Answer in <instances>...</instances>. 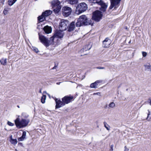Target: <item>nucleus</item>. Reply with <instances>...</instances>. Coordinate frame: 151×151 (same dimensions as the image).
Masks as SVG:
<instances>
[{
  "mask_svg": "<svg viewBox=\"0 0 151 151\" xmlns=\"http://www.w3.org/2000/svg\"><path fill=\"white\" fill-rule=\"evenodd\" d=\"M93 24L90 19H88L85 15H83L79 17L76 23V26L79 27L90 25H93Z\"/></svg>",
  "mask_w": 151,
  "mask_h": 151,
  "instance_id": "f257e3e1",
  "label": "nucleus"
},
{
  "mask_svg": "<svg viewBox=\"0 0 151 151\" xmlns=\"http://www.w3.org/2000/svg\"><path fill=\"white\" fill-rule=\"evenodd\" d=\"M73 96H65L62 99V101L60 100L56 99L55 100L56 102V109L63 106L66 104H68L71 102L73 99Z\"/></svg>",
  "mask_w": 151,
  "mask_h": 151,
  "instance_id": "f03ea898",
  "label": "nucleus"
},
{
  "mask_svg": "<svg viewBox=\"0 0 151 151\" xmlns=\"http://www.w3.org/2000/svg\"><path fill=\"white\" fill-rule=\"evenodd\" d=\"M14 122L17 128H22L27 126L30 122V119H22L20 120L19 118H17L14 120Z\"/></svg>",
  "mask_w": 151,
  "mask_h": 151,
  "instance_id": "7ed1b4c3",
  "label": "nucleus"
},
{
  "mask_svg": "<svg viewBox=\"0 0 151 151\" xmlns=\"http://www.w3.org/2000/svg\"><path fill=\"white\" fill-rule=\"evenodd\" d=\"M103 16L102 12L96 10L93 12L92 19L96 22H99Z\"/></svg>",
  "mask_w": 151,
  "mask_h": 151,
  "instance_id": "20e7f679",
  "label": "nucleus"
},
{
  "mask_svg": "<svg viewBox=\"0 0 151 151\" xmlns=\"http://www.w3.org/2000/svg\"><path fill=\"white\" fill-rule=\"evenodd\" d=\"M87 8V4L85 3H81L76 7V12H77V11L78 10L79 14H80L85 11Z\"/></svg>",
  "mask_w": 151,
  "mask_h": 151,
  "instance_id": "39448f33",
  "label": "nucleus"
},
{
  "mask_svg": "<svg viewBox=\"0 0 151 151\" xmlns=\"http://www.w3.org/2000/svg\"><path fill=\"white\" fill-rule=\"evenodd\" d=\"M69 22L66 20L62 19L59 24V28L60 30L64 31L68 28V25Z\"/></svg>",
  "mask_w": 151,
  "mask_h": 151,
  "instance_id": "423d86ee",
  "label": "nucleus"
},
{
  "mask_svg": "<svg viewBox=\"0 0 151 151\" xmlns=\"http://www.w3.org/2000/svg\"><path fill=\"white\" fill-rule=\"evenodd\" d=\"M38 35L39 39L42 43L46 47H48L50 45V44L48 39L44 36L40 35V33H38Z\"/></svg>",
  "mask_w": 151,
  "mask_h": 151,
  "instance_id": "0eeeda50",
  "label": "nucleus"
},
{
  "mask_svg": "<svg viewBox=\"0 0 151 151\" xmlns=\"http://www.w3.org/2000/svg\"><path fill=\"white\" fill-rule=\"evenodd\" d=\"M63 14L65 17H67L71 14L72 11L71 9L68 6L63 7L62 9Z\"/></svg>",
  "mask_w": 151,
  "mask_h": 151,
  "instance_id": "6e6552de",
  "label": "nucleus"
},
{
  "mask_svg": "<svg viewBox=\"0 0 151 151\" xmlns=\"http://www.w3.org/2000/svg\"><path fill=\"white\" fill-rule=\"evenodd\" d=\"M111 2V5L109 7L110 9H112L114 7L115 8V6L117 5L119 3L121 0H110Z\"/></svg>",
  "mask_w": 151,
  "mask_h": 151,
  "instance_id": "1a4fd4ad",
  "label": "nucleus"
},
{
  "mask_svg": "<svg viewBox=\"0 0 151 151\" xmlns=\"http://www.w3.org/2000/svg\"><path fill=\"white\" fill-rule=\"evenodd\" d=\"M75 28V22L73 21L68 25L67 30L68 32H70L73 31Z\"/></svg>",
  "mask_w": 151,
  "mask_h": 151,
  "instance_id": "9d476101",
  "label": "nucleus"
},
{
  "mask_svg": "<svg viewBox=\"0 0 151 151\" xmlns=\"http://www.w3.org/2000/svg\"><path fill=\"white\" fill-rule=\"evenodd\" d=\"M111 43V40L109 38L107 37L103 41L102 46L104 47H109Z\"/></svg>",
  "mask_w": 151,
  "mask_h": 151,
  "instance_id": "9b49d317",
  "label": "nucleus"
},
{
  "mask_svg": "<svg viewBox=\"0 0 151 151\" xmlns=\"http://www.w3.org/2000/svg\"><path fill=\"white\" fill-rule=\"evenodd\" d=\"M99 4L101 6L99 9L100 11L103 12H105L107 8V5L103 1H100L99 2Z\"/></svg>",
  "mask_w": 151,
  "mask_h": 151,
  "instance_id": "f8f14e48",
  "label": "nucleus"
},
{
  "mask_svg": "<svg viewBox=\"0 0 151 151\" xmlns=\"http://www.w3.org/2000/svg\"><path fill=\"white\" fill-rule=\"evenodd\" d=\"M63 31H62L61 30H60V29L59 30L56 32L54 34V35L58 38H61L63 37L64 35Z\"/></svg>",
  "mask_w": 151,
  "mask_h": 151,
  "instance_id": "ddd939ff",
  "label": "nucleus"
},
{
  "mask_svg": "<svg viewBox=\"0 0 151 151\" xmlns=\"http://www.w3.org/2000/svg\"><path fill=\"white\" fill-rule=\"evenodd\" d=\"M43 29L46 34H49L51 33L52 31L51 27L47 25L45 26Z\"/></svg>",
  "mask_w": 151,
  "mask_h": 151,
  "instance_id": "4468645a",
  "label": "nucleus"
},
{
  "mask_svg": "<svg viewBox=\"0 0 151 151\" xmlns=\"http://www.w3.org/2000/svg\"><path fill=\"white\" fill-rule=\"evenodd\" d=\"M60 2L58 0H53L52 1L51 5L53 8H54L56 6H60Z\"/></svg>",
  "mask_w": 151,
  "mask_h": 151,
  "instance_id": "2eb2a0df",
  "label": "nucleus"
},
{
  "mask_svg": "<svg viewBox=\"0 0 151 151\" xmlns=\"http://www.w3.org/2000/svg\"><path fill=\"white\" fill-rule=\"evenodd\" d=\"M26 132L25 131H23L22 135L20 137L18 138V139L19 141H23L26 139Z\"/></svg>",
  "mask_w": 151,
  "mask_h": 151,
  "instance_id": "dca6fc26",
  "label": "nucleus"
},
{
  "mask_svg": "<svg viewBox=\"0 0 151 151\" xmlns=\"http://www.w3.org/2000/svg\"><path fill=\"white\" fill-rule=\"evenodd\" d=\"M45 16L44 14H43V13H42V15L38 17H37L38 22H41L43 21L44 20V19H45Z\"/></svg>",
  "mask_w": 151,
  "mask_h": 151,
  "instance_id": "f3484780",
  "label": "nucleus"
},
{
  "mask_svg": "<svg viewBox=\"0 0 151 151\" xmlns=\"http://www.w3.org/2000/svg\"><path fill=\"white\" fill-rule=\"evenodd\" d=\"M52 12L50 10H46L45 12L42 13L43 14H44L45 17H47L52 14Z\"/></svg>",
  "mask_w": 151,
  "mask_h": 151,
  "instance_id": "a211bd4d",
  "label": "nucleus"
},
{
  "mask_svg": "<svg viewBox=\"0 0 151 151\" xmlns=\"http://www.w3.org/2000/svg\"><path fill=\"white\" fill-rule=\"evenodd\" d=\"M53 8V11L55 13H58L60 11L61 7L60 6H56Z\"/></svg>",
  "mask_w": 151,
  "mask_h": 151,
  "instance_id": "6ab92c4d",
  "label": "nucleus"
},
{
  "mask_svg": "<svg viewBox=\"0 0 151 151\" xmlns=\"http://www.w3.org/2000/svg\"><path fill=\"white\" fill-rule=\"evenodd\" d=\"M67 2L71 4H75L78 2V0H66Z\"/></svg>",
  "mask_w": 151,
  "mask_h": 151,
  "instance_id": "aec40b11",
  "label": "nucleus"
},
{
  "mask_svg": "<svg viewBox=\"0 0 151 151\" xmlns=\"http://www.w3.org/2000/svg\"><path fill=\"white\" fill-rule=\"evenodd\" d=\"M0 62L2 65H5L7 63V59L6 58H2L0 60Z\"/></svg>",
  "mask_w": 151,
  "mask_h": 151,
  "instance_id": "412c9836",
  "label": "nucleus"
},
{
  "mask_svg": "<svg viewBox=\"0 0 151 151\" xmlns=\"http://www.w3.org/2000/svg\"><path fill=\"white\" fill-rule=\"evenodd\" d=\"M144 66L145 70L150 71H151V65L150 63H148V65H144Z\"/></svg>",
  "mask_w": 151,
  "mask_h": 151,
  "instance_id": "4be33fe9",
  "label": "nucleus"
},
{
  "mask_svg": "<svg viewBox=\"0 0 151 151\" xmlns=\"http://www.w3.org/2000/svg\"><path fill=\"white\" fill-rule=\"evenodd\" d=\"M17 1V0H8V4L9 6H12Z\"/></svg>",
  "mask_w": 151,
  "mask_h": 151,
  "instance_id": "5701e85b",
  "label": "nucleus"
},
{
  "mask_svg": "<svg viewBox=\"0 0 151 151\" xmlns=\"http://www.w3.org/2000/svg\"><path fill=\"white\" fill-rule=\"evenodd\" d=\"M91 48V47H90L89 45H86L84 48L81 50V51H84V50L86 51L90 50Z\"/></svg>",
  "mask_w": 151,
  "mask_h": 151,
  "instance_id": "b1692460",
  "label": "nucleus"
},
{
  "mask_svg": "<svg viewBox=\"0 0 151 151\" xmlns=\"http://www.w3.org/2000/svg\"><path fill=\"white\" fill-rule=\"evenodd\" d=\"M98 85H96V84L95 83V82H94L91 84L90 87L91 88H95L98 87Z\"/></svg>",
  "mask_w": 151,
  "mask_h": 151,
  "instance_id": "393cba45",
  "label": "nucleus"
},
{
  "mask_svg": "<svg viewBox=\"0 0 151 151\" xmlns=\"http://www.w3.org/2000/svg\"><path fill=\"white\" fill-rule=\"evenodd\" d=\"M10 142L12 144L14 145H16L17 142V140L16 139H11V140H10Z\"/></svg>",
  "mask_w": 151,
  "mask_h": 151,
  "instance_id": "a878e982",
  "label": "nucleus"
},
{
  "mask_svg": "<svg viewBox=\"0 0 151 151\" xmlns=\"http://www.w3.org/2000/svg\"><path fill=\"white\" fill-rule=\"evenodd\" d=\"M46 98V96L45 95H43L41 99V101L42 103L44 104L45 102V100Z\"/></svg>",
  "mask_w": 151,
  "mask_h": 151,
  "instance_id": "bb28decb",
  "label": "nucleus"
},
{
  "mask_svg": "<svg viewBox=\"0 0 151 151\" xmlns=\"http://www.w3.org/2000/svg\"><path fill=\"white\" fill-rule=\"evenodd\" d=\"M104 124L105 127L107 130H109V126L107 124L106 122H104Z\"/></svg>",
  "mask_w": 151,
  "mask_h": 151,
  "instance_id": "cd10ccee",
  "label": "nucleus"
},
{
  "mask_svg": "<svg viewBox=\"0 0 151 151\" xmlns=\"http://www.w3.org/2000/svg\"><path fill=\"white\" fill-rule=\"evenodd\" d=\"M55 37H56V36H55L54 35L52 37H50V40H49V43H50V42H53V40H54V38Z\"/></svg>",
  "mask_w": 151,
  "mask_h": 151,
  "instance_id": "c85d7f7f",
  "label": "nucleus"
},
{
  "mask_svg": "<svg viewBox=\"0 0 151 151\" xmlns=\"http://www.w3.org/2000/svg\"><path fill=\"white\" fill-rule=\"evenodd\" d=\"M115 106V104L113 102H112L109 104V107H111V108H113Z\"/></svg>",
  "mask_w": 151,
  "mask_h": 151,
  "instance_id": "c756f323",
  "label": "nucleus"
},
{
  "mask_svg": "<svg viewBox=\"0 0 151 151\" xmlns=\"http://www.w3.org/2000/svg\"><path fill=\"white\" fill-rule=\"evenodd\" d=\"M147 119L148 121H150L151 120V114H147Z\"/></svg>",
  "mask_w": 151,
  "mask_h": 151,
  "instance_id": "7c9ffc66",
  "label": "nucleus"
},
{
  "mask_svg": "<svg viewBox=\"0 0 151 151\" xmlns=\"http://www.w3.org/2000/svg\"><path fill=\"white\" fill-rule=\"evenodd\" d=\"M7 124L11 126H13L14 125V124L13 123H12L9 121L8 122Z\"/></svg>",
  "mask_w": 151,
  "mask_h": 151,
  "instance_id": "2f4dec72",
  "label": "nucleus"
},
{
  "mask_svg": "<svg viewBox=\"0 0 151 151\" xmlns=\"http://www.w3.org/2000/svg\"><path fill=\"white\" fill-rule=\"evenodd\" d=\"M102 82V81L101 80H97L95 82L96 85H98V84L99 83H100Z\"/></svg>",
  "mask_w": 151,
  "mask_h": 151,
  "instance_id": "473e14b6",
  "label": "nucleus"
},
{
  "mask_svg": "<svg viewBox=\"0 0 151 151\" xmlns=\"http://www.w3.org/2000/svg\"><path fill=\"white\" fill-rule=\"evenodd\" d=\"M142 56L143 57H146L147 55V53L146 52H142Z\"/></svg>",
  "mask_w": 151,
  "mask_h": 151,
  "instance_id": "72a5a7b5",
  "label": "nucleus"
},
{
  "mask_svg": "<svg viewBox=\"0 0 151 151\" xmlns=\"http://www.w3.org/2000/svg\"><path fill=\"white\" fill-rule=\"evenodd\" d=\"M8 12V10L6 9H4L3 11V13L4 14H6Z\"/></svg>",
  "mask_w": 151,
  "mask_h": 151,
  "instance_id": "f704fd0d",
  "label": "nucleus"
},
{
  "mask_svg": "<svg viewBox=\"0 0 151 151\" xmlns=\"http://www.w3.org/2000/svg\"><path fill=\"white\" fill-rule=\"evenodd\" d=\"M102 0H94V3H97L99 4V2L100 1H102Z\"/></svg>",
  "mask_w": 151,
  "mask_h": 151,
  "instance_id": "c9c22d12",
  "label": "nucleus"
},
{
  "mask_svg": "<svg viewBox=\"0 0 151 151\" xmlns=\"http://www.w3.org/2000/svg\"><path fill=\"white\" fill-rule=\"evenodd\" d=\"M33 50L36 52L37 53L38 52V49L36 47H35L34 49Z\"/></svg>",
  "mask_w": 151,
  "mask_h": 151,
  "instance_id": "e433bc0d",
  "label": "nucleus"
},
{
  "mask_svg": "<svg viewBox=\"0 0 151 151\" xmlns=\"http://www.w3.org/2000/svg\"><path fill=\"white\" fill-rule=\"evenodd\" d=\"M96 68L97 69H105V68L104 67H96Z\"/></svg>",
  "mask_w": 151,
  "mask_h": 151,
  "instance_id": "4c0bfd02",
  "label": "nucleus"
},
{
  "mask_svg": "<svg viewBox=\"0 0 151 151\" xmlns=\"http://www.w3.org/2000/svg\"><path fill=\"white\" fill-rule=\"evenodd\" d=\"M94 95H98L100 96L101 93L100 92H97L96 93H94L93 94Z\"/></svg>",
  "mask_w": 151,
  "mask_h": 151,
  "instance_id": "58836bf2",
  "label": "nucleus"
},
{
  "mask_svg": "<svg viewBox=\"0 0 151 151\" xmlns=\"http://www.w3.org/2000/svg\"><path fill=\"white\" fill-rule=\"evenodd\" d=\"M5 1V0H0V2L2 4H4V3Z\"/></svg>",
  "mask_w": 151,
  "mask_h": 151,
  "instance_id": "ea45409f",
  "label": "nucleus"
},
{
  "mask_svg": "<svg viewBox=\"0 0 151 151\" xmlns=\"http://www.w3.org/2000/svg\"><path fill=\"white\" fill-rule=\"evenodd\" d=\"M124 151H128L129 149L127 148L126 146L124 147Z\"/></svg>",
  "mask_w": 151,
  "mask_h": 151,
  "instance_id": "a19ab883",
  "label": "nucleus"
},
{
  "mask_svg": "<svg viewBox=\"0 0 151 151\" xmlns=\"http://www.w3.org/2000/svg\"><path fill=\"white\" fill-rule=\"evenodd\" d=\"M18 146H23V144L22 143H19L18 144Z\"/></svg>",
  "mask_w": 151,
  "mask_h": 151,
  "instance_id": "79ce46f5",
  "label": "nucleus"
},
{
  "mask_svg": "<svg viewBox=\"0 0 151 151\" xmlns=\"http://www.w3.org/2000/svg\"><path fill=\"white\" fill-rule=\"evenodd\" d=\"M148 102L150 103V105H151V99H149L148 100Z\"/></svg>",
  "mask_w": 151,
  "mask_h": 151,
  "instance_id": "37998d69",
  "label": "nucleus"
},
{
  "mask_svg": "<svg viewBox=\"0 0 151 151\" xmlns=\"http://www.w3.org/2000/svg\"><path fill=\"white\" fill-rule=\"evenodd\" d=\"M89 1H90L91 3H94V0H88Z\"/></svg>",
  "mask_w": 151,
  "mask_h": 151,
  "instance_id": "c03bdc74",
  "label": "nucleus"
},
{
  "mask_svg": "<svg viewBox=\"0 0 151 151\" xmlns=\"http://www.w3.org/2000/svg\"><path fill=\"white\" fill-rule=\"evenodd\" d=\"M58 63H55V67H57L58 66Z\"/></svg>",
  "mask_w": 151,
  "mask_h": 151,
  "instance_id": "a18cd8bd",
  "label": "nucleus"
},
{
  "mask_svg": "<svg viewBox=\"0 0 151 151\" xmlns=\"http://www.w3.org/2000/svg\"><path fill=\"white\" fill-rule=\"evenodd\" d=\"M10 140H11V139H12V135H11L10 136Z\"/></svg>",
  "mask_w": 151,
  "mask_h": 151,
  "instance_id": "49530a36",
  "label": "nucleus"
},
{
  "mask_svg": "<svg viewBox=\"0 0 151 151\" xmlns=\"http://www.w3.org/2000/svg\"><path fill=\"white\" fill-rule=\"evenodd\" d=\"M113 147H114L113 145H111V149L112 150V151L113 150Z\"/></svg>",
  "mask_w": 151,
  "mask_h": 151,
  "instance_id": "de8ad7c7",
  "label": "nucleus"
},
{
  "mask_svg": "<svg viewBox=\"0 0 151 151\" xmlns=\"http://www.w3.org/2000/svg\"><path fill=\"white\" fill-rule=\"evenodd\" d=\"M56 67H55V66H54L52 68V69L54 70V69H56Z\"/></svg>",
  "mask_w": 151,
  "mask_h": 151,
  "instance_id": "09e8293b",
  "label": "nucleus"
},
{
  "mask_svg": "<svg viewBox=\"0 0 151 151\" xmlns=\"http://www.w3.org/2000/svg\"><path fill=\"white\" fill-rule=\"evenodd\" d=\"M124 29H128V27H127L126 26L124 27Z\"/></svg>",
  "mask_w": 151,
  "mask_h": 151,
  "instance_id": "8fccbe9b",
  "label": "nucleus"
},
{
  "mask_svg": "<svg viewBox=\"0 0 151 151\" xmlns=\"http://www.w3.org/2000/svg\"><path fill=\"white\" fill-rule=\"evenodd\" d=\"M61 83V82H57L56 83V84L57 85H59L60 83Z\"/></svg>",
  "mask_w": 151,
  "mask_h": 151,
  "instance_id": "3c124183",
  "label": "nucleus"
},
{
  "mask_svg": "<svg viewBox=\"0 0 151 151\" xmlns=\"http://www.w3.org/2000/svg\"><path fill=\"white\" fill-rule=\"evenodd\" d=\"M39 92L40 93H41L42 92H41V90H40V91H39Z\"/></svg>",
  "mask_w": 151,
  "mask_h": 151,
  "instance_id": "603ef678",
  "label": "nucleus"
},
{
  "mask_svg": "<svg viewBox=\"0 0 151 151\" xmlns=\"http://www.w3.org/2000/svg\"><path fill=\"white\" fill-rule=\"evenodd\" d=\"M108 106L107 105H106L105 106V108H106Z\"/></svg>",
  "mask_w": 151,
  "mask_h": 151,
  "instance_id": "864d4df0",
  "label": "nucleus"
},
{
  "mask_svg": "<svg viewBox=\"0 0 151 151\" xmlns=\"http://www.w3.org/2000/svg\"><path fill=\"white\" fill-rule=\"evenodd\" d=\"M28 116V115H27V116H24V117H26V118H27V117Z\"/></svg>",
  "mask_w": 151,
  "mask_h": 151,
  "instance_id": "5fc2aeb1",
  "label": "nucleus"
},
{
  "mask_svg": "<svg viewBox=\"0 0 151 151\" xmlns=\"http://www.w3.org/2000/svg\"><path fill=\"white\" fill-rule=\"evenodd\" d=\"M43 93H46V92L45 91L43 92Z\"/></svg>",
  "mask_w": 151,
  "mask_h": 151,
  "instance_id": "6e6d98bb",
  "label": "nucleus"
},
{
  "mask_svg": "<svg viewBox=\"0 0 151 151\" xmlns=\"http://www.w3.org/2000/svg\"><path fill=\"white\" fill-rule=\"evenodd\" d=\"M17 107L18 108H19V106H17Z\"/></svg>",
  "mask_w": 151,
  "mask_h": 151,
  "instance_id": "4d7b16f0",
  "label": "nucleus"
},
{
  "mask_svg": "<svg viewBox=\"0 0 151 151\" xmlns=\"http://www.w3.org/2000/svg\"><path fill=\"white\" fill-rule=\"evenodd\" d=\"M126 90L127 91L128 90V89H127Z\"/></svg>",
  "mask_w": 151,
  "mask_h": 151,
  "instance_id": "13d9d810",
  "label": "nucleus"
}]
</instances>
